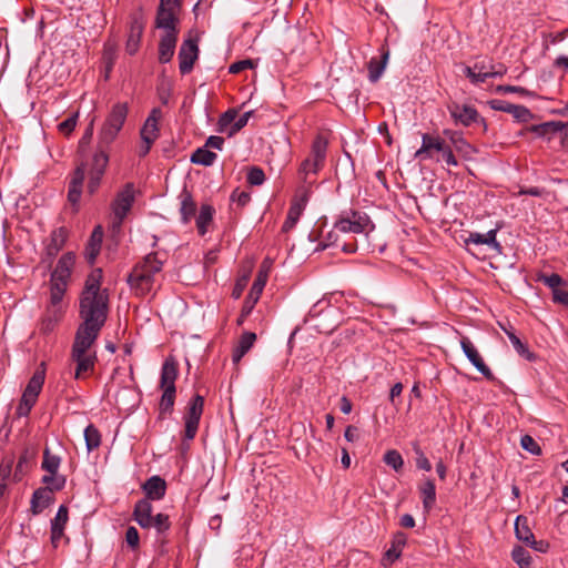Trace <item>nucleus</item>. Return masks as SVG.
<instances>
[{
  "instance_id": "1",
  "label": "nucleus",
  "mask_w": 568,
  "mask_h": 568,
  "mask_svg": "<svg viewBox=\"0 0 568 568\" xmlns=\"http://www.w3.org/2000/svg\"><path fill=\"white\" fill-rule=\"evenodd\" d=\"M103 272L92 270L79 296V315L81 324L103 327L109 313V291L102 287Z\"/></svg>"
},
{
  "instance_id": "2",
  "label": "nucleus",
  "mask_w": 568,
  "mask_h": 568,
  "mask_svg": "<svg viewBox=\"0 0 568 568\" xmlns=\"http://www.w3.org/2000/svg\"><path fill=\"white\" fill-rule=\"evenodd\" d=\"M164 261L159 253H150L132 268L128 284L136 296H145L160 286Z\"/></svg>"
},
{
  "instance_id": "37",
  "label": "nucleus",
  "mask_w": 568,
  "mask_h": 568,
  "mask_svg": "<svg viewBox=\"0 0 568 568\" xmlns=\"http://www.w3.org/2000/svg\"><path fill=\"white\" fill-rule=\"evenodd\" d=\"M63 311L61 308H47L45 314L40 323V331L42 333H50L54 329L58 322L61 320Z\"/></svg>"
},
{
  "instance_id": "22",
  "label": "nucleus",
  "mask_w": 568,
  "mask_h": 568,
  "mask_svg": "<svg viewBox=\"0 0 568 568\" xmlns=\"http://www.w3.org/2000/svg\"><path fill=\"white\" fill-rule=\"evenodd\" d=\"M307 203V194L303 193L302 195H296L291 203L287 217L282 226L284 232L291 231L300 220L305 206Z\"/></svg>"
},
{
  "instance_id": "26",
  "label": "nucleus",
  "mask_w": 568,
  "mask_h": 568,
  "mask_svg": "<svg viewBox=\"0 0 568 568\" xmlns=\"http://www.w3.org/2000/svg\"><path fill=\"white\" fill-rule=\"evenodd\" d=\"M153 507L148 499H141L135 504L133 517L142 528H151Z\"/></svg>"
},
{
  "instance_id": "4",
  "label": "nucleus",
  "mask_w": 568,
  "mask_h": 568,
  "mask_svg": "<svg viewBox=\"0 0 568 568\" xmlns=\"http://www.w3.org/2000/svg\"><path fill=\"white\" fill-rule=\"evenodd\" d=\"M179 375L178 363L173 357H168L161 369L160 388L163 394L159 404L160 415L170 414L175 400V381Z\"/></svg>"
},
{
  "instance_id": "41",
  "label": "nucleus",
  "mask_w": 568,
  "mask_h": 568,
  "mask_svg": "<svg viewBox=\"0 0 568 568\" xmlns=\"http://www.w3.org/2000/svg\"><path fill=\"white\" fill-rule=\"evenodd\" d=\"M511 559L519 568H532V557L521 546H515L511 550Z\"/></svg>"
},
{
  "instance_id": "50",
  "label": "nucleus",
  "mask_w": 568,
  "mask_h": 568,
  "mask_svg": "<svg viewBox=\"0 0 568 568\" xmlns=\"http://www.w3.org/2000/svg\"><path fill=\"white\" fill-rule=\"evenodd\" d=\"M38 397L27 394L23 392L20 404L17 408V413L19 416H28L34 404L37 403Z\"/></svg>"
},
{
  "instance_id": "54",
  "label": "nucleus",
  "mask_w": 568,
  "mask_h": 568,
  "mask_svg": "<svg viewBox=\"0 0 568 568\" xmlns=\"http://www.w3.org/2000/svg\"><path fill=\"white\" fill-rule=\"evenodd\" d=\"M77 122H78V113H74L71 116H69L68 119H65L64 121H62L61 123H59L58 130L61 134L69 135L75 129Z\"/></svg>"
},
{
  "instance_id": "42",
  "label": "nucleus",
  "mask_w": 568,
  "mask_h": 568,
  "mask_svg": "<svg viewBox=\"0 0 568 568\" xmlns=\"http://www.w3.org/2000/svg\"><path fill=\"white\" fill-rule=\"evenodd\" d=\"M68 232L64 227L54 230L51 234V242L48 246L49 254L53 255L58 253L67 241Z\"/></svg>"
},
{
  "instance_id": "57",
  "label": "nucleus",
  "mask_w": 568,
  "mask_h": 568,
  "mask_svg": "<svg viewBox=\"0 0 568 568\" xmlns=\"http://www.w3.org/2000/svg\"><path fill=\"white\" fill-rule=\"evenodd\" d=\"M538 280L540 282H542L545 285H547L548 287H550L554 291H556L557 288L560 287V285L562 284V278L560 275L558 274H550V275H540L538 277Z\"/></svg>"
},
{
  "instance_id": "25",
  "label": "nucleus",
  "mask_w": 568,
  "mask_h": 568,
  "mask_svg": "<svg viewBox=\"0 0 568 568\" xmlns=\"http://www.w3.org/2000/svg\"><path fill=\"white\" fill-rule=\"evenodd\" d=\"M178 41V32L163 33L159 44V60L168 63L173 58Z\"/></svg>"
},
{
  "instance_id": "32",
  "label": "nucleus",
  "mask_w": 568,
  "mask_h": 568,
  "mask_svg": "<svg viewBox=\"0 0 568 568\" xmlns=\"http://www.w3.org/2000/svg\"><path fill=\"white\" fill-rule=\"evenodd\" d=\"M406 536L403 532H396L392 539V545L389 549L385 552L383 561H388L389 564H393L395 560H397L402 551L406 545Z\"/></svg>"
},
{
  "instance_id": "53",
  "label": "nucleus",
  "mask_w": 568,
  "mask_h": 568,
  "mask_svg": "<svg viewBox=\"0 0 568 568\" xmlns=\"http://www.w3.org/2000/svg\"><path fill=\"white\" fill-rule=\"evenodd\" d=\"M171 524L169 516L165 514H158L151 520V528H155L158 532L162 534L169 530Z\"/></svg>"
},
{
  "instance_id": "28",
  "label": "nucleus",
  "mask_w": 568,
  "mask_h": 568,
  "mask_svg": "<svg viewBox=\"0 0 568 568\" xmlns=\"http://www.w3.org/2000/svg\"><path fill=\"white\" fill-rule=\"evenodd\" d=\"M84 176H85L84 168H83V165H81V166L77 168V170L74 171V173L71 178V181L69 184L68 200L74 206H77L80 201L81 189H82V183H83Z\"/></svg>"
},
{
  "instance_id": "64",
  "label": "nucleus",
  "mask_w": 568,
  "mask_h": 568,
  "mask_svg": "<svg viewBox=\"0 0 568 568\" xmlns=\"http://www.w3.org/2000/svg\"><path fill=\"white\" fill-rule=\"evenodd\" d=\"M444 134L448 136L452 143L459 150H462L464 146H469L467 142L462 138V135L458 134L457 132L445 130Z\"/></svg>"
},
{
  "instance_id": "17",
  "label": "nucleus",
  "mask_w": 568,
  "mask_h": 568,
  "mask_svg": "<svg viewBox=\"0 0 568 568\" xmlns=\"http://www.w3.org/2000/svg\"><path fill=\"white\" fill-rule=\"evenodd\" d=\"M460 346L468 358V361L476 367V369L481 373L486 378L493 379V373L490 368L485 364L483 357L480 356L477 347L473 344V342L468 337H463L460 339Z\"/></svg>"
},
{
  "instance_id": "18",
  "label": "nucleus",
  "mask_w": 568,
  "mask_h": 568,
  "mask_svg": "<svg viewBox=\"0 0 568 568\" xmlns=\"http://www.w3.org/2000/svg\"><path fill=\"white\" fill-rule=\"evenodd\" d=\"M134 201V189L132 184H126L123 190H121L113 203V212L119 222L126 216L128 212L131 210Z\"/></svg>"
},
{
  "instance_id": "23",
  "label": "nucleus",
  "mask_w": 568,
  "mask_h": 568,
  "mask_svg": "<svg viewBox=\"0 0 568 568\" xmlns=\"http://www.w3.org/2000/svg\"><path fill=\"white\" fill-rule=\"evenodd\" d=\"M449 111L454 120L465 126L476 122L479 118L477 110L474 106L467 104H454L449 108Z\"/></svg>"
},
{
  "instance_id": "31",
  "label": "nucleus",
  "mask_w": 568,
  "mask_h": 568,
  "mask_svg": "<svg viewBox=\"0 0 568 568\" xmlns=\"http://www.w3.org/2000/svg\"><path fill=\"white\" fill-rule=\"evenodd\" d=\"M389 59V51L387 49H382L381 59L372 58L368 63V77L372 82H376L383 74L386 64Z\"/></svg>"
},
{
  "instance_id": "36",
  "label": "nucleus",
  "mask_w": 568,
  "mask_h": 568,
  "mask_svg": "<svg viewBox=\"0 0 568 568\" xmlns=\"http://www.w3.org/2000/svg\"><path fill=\"white\" fill-rule=\"evenodd\" d=\"M180 199H181L180 213H181L182 221L184 223H189L195 214L196 204L193 201L190 192H187L185 189L181 193Z\"/></svg>"
},
{
  "instance_id": "27",
  "label": "nucleus",
  "mask_w": 568,
  "mask_h": 568,
  "mask_svg": "<svg viewBox=\"0 0 568 568\" xmlns=\"http://www.w3.org/2000/svg\"><path fill=\"white\" fill-rule=\"evenodd\" d=\"M143 490L146 495L145 499L160 500L164 497L166 491L165 480L160 476H152L143 485Z\"/></svg>"
},
{
  "instance_id": "15",
  "label": "nucleus",
  "mask_w": 568,
  "mask_h": 568,
  "mask_svg": "<svg viewBox=\"0 0 568 568\" xmlns=\"http://www.w3.org/2000/svg\"><path fill=\"white\" fill-rule=\"evenodd\" d=\"M199 57V47L195 39L189 38L183 41L179 51V68L182 74L191 72Z\"/></svg>"
},
{
  "instance_id": "11",
  "label": "nucleus",
  "mask_w": 568,
  "mask_h": 568,
  "mask_svg": "<svg viewBox=\"0 0 568 568\" xmlns=\"http://www.w3.org/2000/svg\"><path fill=\"white\" fill-rule=\"evenodd\" d=\"M101 327L80 324L74 336L71 352L75 353H97L93 348L100 334Z\"/></svg>"
},
{
  "instance_id": "16",
  "label": "nucleus",
  "mask_w": 568,
  "mask_h": 568,
  "mask_svg": "<svg viewBox=\"0 0 568 568\" xmlns=\"http://www.w3.org/2000/svg\"><path fill=\"white\" fill-rule=\"evenodd\" d=\"M74 265H75V254L73 252L64 253L58 260L57 265L51 273L50 280L69 285Z\"/></svg>"
},
{
  "instance_id": "29",
  "label": "nucleus",
  "mask_w": 568,
  "mask_h": 568,
  "mask_svg": "<svg viewBox=\"0 0 568 568\" xmlns=\"http://www.w3.org/2000/svg\"><path fill=\"white\" fill-rule=\"evenodd\" d=\"M418 490L423 501V508L426 513H429L436 501V487L432 479H425L419 486Z\"/></svg>"
},
{
  "instance_id": "60",
  "label": "nucleus",
  "mask_w": 568,
  "mask_h": 568,
  "mask_svg": "<svg viewBox=\"0 0 568 568\" xmlns=\"http://www.w3.org/2000/svg\"><path fill=\"white\" fill-rule=\"evenodd\" d=\"M254 65H255L254 61H252L250 59L241 60V61L234 62L230 65V73L236 74L246 69H253Z\"/></svg>"
},
{
  "instance_id": "61",
  "label": "nucleus",
  "mask_w": 568,
  "mask_h": 568,
  "mask_svg": "<svg viewBox=\"0 0 568 568\" xmlns=\"http://www.w3.org/2000/svg\"><path fill=\"white\" fill-rule=\"evenodd\" d=\"M125 541L133 549L139 547L140 537L135 527L131 526L126 529Z\"/></svg>"
},
{
  "instance_id": "46",
  "label": "nucleus",
  "mask_w": 568,
  "mask_h": 568,
  "mask_svg": "<svg viewBox=\"0 0 568 568\" xmlns=\"http://www.w3.org/2000/svg\"><path fill=\"white\" fill-rule=\"evenodd\" d=\"M505 333L507 334L510 343L513 344L514 348L520 356H523L529 361L534 359V355H532V353L529 352L527 345L524 344L520 341V338L518 336H516V334L514 332L505 329Z\"/></svg>"
},
{
  "instance_id": "7",
  "label": "nucleus",
  "mask_w": 568,
  "mask_h": 568,
  "mask_svg": "<svg viewBox=\"0 0 568 568\" xmlns=\"http://www.w3.org/2000/svg\"><path fill=\"white\" fill-rule=\"evenodd\" d=\"M375 225L366 213L353 211L342 216L335 223V231L339 233H354L368 235Z\"/></svg>"
},
{
  "instance_id": "24",
  "label": "nucleus",
  "mask_w": 568,
  "mask_h": 568,
  "mask_svg": "<svg viewBox=\"0 0 568 568\" xmlns=\"http://www.w3.org/2000/svg\"><path fill=\"white\" fill-rule=\"evenodd\" d=\"M529 132L535 133L539 138L551 139L558 132L568 130V122L548 121L540 124L531 125L527 129Z\"/></svg>"
},
{
  "instance_id": "38",
  "label": "nucleus",
  "mask_w": 568,
  "mask_h": 568,
  "mask_svg": "<svg viewBox=\"0 0 568 568\" xmlns=\"http://www.w3.org/2000/svg\"><path fill=\"white\" fill-rule=\"evenodd\" d=\"M68 284L59 283L50 280V305L49 308H61L62 298L68 290Z\"/></svg>"
},
{
  "instance_id": "55",
  "label": "nucleus",
  "mask_w": 568,
  "mask_h": 568,
  "mask_svg": "<svg viewBox=\"0 0 568 568\" xmlns=\"http://www.w3.org/2000/svg\"><path fill=\"white\" fill-rule=\"evenodd\" d=\"M521 447L534 455H539L541 453L540 446L538 443L529 435H524L520 439Z\"/></svg>"
},
{
  "instance_id": "47",
  "label": "nucleus",
  "mask_w": 568,
  "mask_h": 568,
  "mask_svg": "<svg viewBox=\"0 0 568 568\" xmlns=\"http://www.w3.org/2000/svg\"><path fill=\"white\" fill-rule=\"evenodd\" d=\"M383 460L387 466L392 467L395 471L402 470L404 466V459L399 452H397L396 449L387 450L384 454Z\"/></svg>"
},
{
  "instance_id": "59",
  "label": "nucleus",
  "mask_w": 568,
  "mask_h": 568,
  "mask_svg": "<svg viewBox=\"0 0 568 568\" xmlns=\"http://www.w3.org/2000/svg\"><path fill=\"white\" fill-rule=\"evenodd\" d=\"M252 267H253V262H250L247 272L241 278L237 280L235 287L233 290V296L235 298H239L241 296L242 292L244 291L246 283L248 281Z\"/></svg>"
},
{
  "instance_id": "52",
  "label": "nucleus",
  "mask_w": 568,
  "mask_h": 568,
  "mask_svg": "<svg viewBox=\"0 0 568 568\" xmlns=\"http://www.w3.org/2000/svg\"><path fill=\"white\" fill-rule=\"evenodd\" d=\"M69 520V510L67 506L61 505L55 517L51 520V527L64 529Z\"/></svg>"
},
{
  "instance_id": "12",
  "label": "nucleus",
  "mask_w": 568,
  "mask_h": 568,
  "mask_svg": "<svg viewBox=\"0 0 568 568\" xmlns=\"http://www.w3.org/2000/svg\"><path fill=\"white\" fill-rule=\"evenodd\" d=\"M204 398L195 395L189 404L185 419L184 436L186 439H193L197 433L200 419L203 413Z\"/></svg>"
},
{
  "instance_id": "58",
  "label": "nucleus",
  "mask_w": 568,
  "mask_h": 568,
  "mask_svg": "<svg viewBox=\"0 0 568 568\" xmlns=\"http://www.w3.org/2000/svg\"><path fill=\"white\" fill-rule=\"evenodd\" d=\"M510 114H513L517 120L523 122H527L532 118V113L530 112V110L524 105L514 104L511 106Z\"/></svg>"
},
{
  "instance_id": "33",
  "label": "nucleus",
  "mask_w": 568,
  "mask_h": 568,
  "mask_svg": "<svg viewBox=\"0 0 568 568\" xmlns=\"http://www.w3.org/2000/svg\"><path fill=\"white\" fill-rule=\"evenodd\" d=\"M256 341L255 333L246 332L244 333L240 339L237 345L235 346L233 351V362L239 363L242 357L252 348Z\"/></svg>"
},
{
  "instance_id": "45",
  "label": "nucleus",
  "mask_w": 568,
  "mask_h": 568,
  "mask_svg": "<svg viewBox=\"0 0 568 568\" xmlns=\"http://www.w3.org/2000/svg\"><path fill=\"white\" fill-rule=\"evenodd\" d=\"M85 445L89 452L98 448L101 444V435L97 427L89 425L84 429Z\"/></svg>"
},
{
  "instance_id": "63",
  "label": "nucleus",
  "mask_w": 568,
  "mask_h": 568,
  "mask_svg": "<svg viewBox=\"0 0 568 568\" xmlns=\"http://www.w3.org/2000/svg\"><path fill=\"white\" fill-rule=\"evenodd\" d=\"M531 547L535 551L546 554L550 548V544L547 540H536L535 536L526 544Z\"/></svg>"
},
{
  "instance_id": "21",
  "label": "nucleus",
  "mask_w": 568,
  "mask_h": 568,
  "mask_svg": "<svg viewBox=\"0 0 568 568\" xmlns=\"http://www.w3.org/2000/svg\"><path fill=\"white\" fill-rule=\"evenodd\" d=\"M144 30L142 17H132L129 34L125 43V50L129 54H135L140 48L141 38Z\"/></svg>"
},
{
  "instance_id": "51",
  "label": "nucleus",
  "mask_w": 568,
  "mask_h": 568,
  "mask_svg": "<svg viewBox=\"0 0 568 568\" xmlns=\"http://www.w3.org/2000/svg\"><path fill=\"white\" fill-rule=\"evenodd\" d=\"M12 460H4L0 465V495L3 496L7 489L8 480L12 471Z\"/></svg>"
},
{
  "instance_id": "44",
  "label": "nucleus",
  "mask_w": 568,
  "mask_h": 568,
  "mask_svg": "<svg viewBox=\"0 0 568 568\" xmlns=\"http://www.w3.org/2000/svg\"><path fill=\"white\" fill-rule=\"evenodd\" d=\"M465 74L473 83H483L489 78V71L478 64L466 67Z\"/></svg>"
},
{
  "instance_id": "35",
  "label": "nucleus",
  "mask_w": 568,
  "mask_h": 568,
  "mask_svg": "<svg viewBox=\"0 0 568 568\" xmlns=\"http://www.w3.org/2000/svg\"><path fill=\"white\" fill-rule=\"evenodd\" d=\"M52 500V493L47 488H39L33 493L31 510L34 515L40 514Z\"/></svg>"
},
{
  "instance_id": "30",
  "label": "nucleus",
  "mask_w": 568,
  "mask_h": 568,
  "mask_svg": "<svg viewBox=\"0 0 568 568\" xmlns=\"http://www.w3.org/2000/svg\"><path fill=\"white\" fill-rule=\"evenodd\" d=\"M103 239V231L101 226H97L88 242V245L84 251L85 258L89 263H93L95 261V257L100 253L101 244Z\"/></svg>"
},
{
  "instance_id": "40",
  "label": "nucleus",
  "mask_w": 568,
  "mask_h": 568,
  "mask_svg": "<svg viewBox=\"0 0 568 568\" xmlns=\"http://www.w3.org/2000/svg\"><path fill=\"white\" fill-rule=\"evenodd\" d=\"M214 209L211 205L204 204L201 206L200 213L196 216V227L200 235L207 232V227L213 220Z\"/></svg>"
},
{
  "instance_id": "10",
  "label": "nucleus",
  "mask_w": 568,
  "mask_h": 568,
  "mask_svg": "<svg viewBox=\"0 0 568 568\" xmlns=\"http://www.w3.org/2000/svg\"><path fill=\"white\" fill-rule=\"evenodd\" d=\"M181 7L179 4L166 3L160 0L155 18V27L163 30V33L178 32V16Z\"/></svg>"
},
{
  "instance_id": "14",
  "label": "nucleus",
  "mask_w": 568,
  "mask_h": 568,
  "mask_svg": "<svg viewBox=\"0 0 568 568\" xmlns=\"http://www.w3.org/2000/svg\"><path fill=\"white\" fill-rule=\"evenodd\" d=\"M70 359L75 365L73 377L85 379L94 372L97 353L71 352Z\"/></svg>"
},
{
  "instance_id": "13",
  "label": "nucleus",
  "mask_w": 568,
  "mask_h": 568,
  "mask_svg": "<svg viewBox=\"0 0 568 568\" xmlns=\"http://www.w3.org/2000/svg\"><path fill=\"white\" fill-rule=\"evenodd\" d=\"M252 113L247 111L239 116L235 110L226 111L219 120V131L233 136L247 124Z\"/></svg>"
},
{
  "instance_id": "8",
  "label": "nucleus",
  "mask_w": 568,
  "mask_h": 568,
  "mask_svg": "<svg viewBox=\"0 0 568 568\" xmlns=\"http://www.w3.org/2000/svg\"><path fill=\"white\" fill-rule=\"evenodd\" d=\"M162 119V111L159 108L152 109L149 116L146 118L141 131V145L139 146V155L145 156L150 150L153 143L158 140L160 135V128L159 123Z\"/></svg>"
},
{
  "instance_id": "49",
  "label": "nucleus",
  "mask_w": 568,
  "mask_h": 568,
  "mask_svg": "<svg viewBox=\"0 0 568 568\" xmlns=\"http://www.w3.org/2000/svg\"><path fill=\"white\" fill-rule=\"evenodd\" d=\"M42 481L48 485L47 489L52 493V490H60L64 487L65 478L58 475V473H48L43 476Z\"/></svg>"
},
{
  "instance_id": "9",
  "label": "nucleus",
  "mask_w": 568,
  "mask_h": 568,
  "mask_svg": "<svg viewBox=\"0 0 568 568\" xmlns=\"http://www.w3.org/2000/svg\"><path fill=\"white\" fill-rule=\"evenodd\" d=\"M109 163L108 148L99 146L94 152L92 162L89 170V182L88 190L90 193H94L99 187L102 176Z\"/></svg>"
},
{
  "instance_id": "20",
  "label": "nucleus",
  "mask_w": 568,
  "mask_h": 568,
  "mask_svg": "<svg viewBox=\"0 0 568 568\" xmlns=\"http://www.w3.org/2000/svg\"><path fill=\"white\" fill-rule=\"evenodd\" d=\"M445 145V141L439 136L423 134L422 146L415 152L414 156L419 161L433 159V152H442Z\"/></svg>"
},
{
  "instance_id": "56",
  "label": "nucleus",
  "mask_w": 568,
  "mask_h": 568,
  "mask_svg": "<svg viewBox=\"0 0 568 568\" xmlns=\"http://www.w3.org/2000/svg\"><path fill=\"white\" fill-rule=\"evenodd\" d=\"M265 181V174L262 169L253 166L248 170L247 182L251 185H261Z\"/></svg>"
},
{
  "instance_id": "39",
  "label": "nucleus",
  "mask_w": 568,
  "mask_h": 568,
  "mask_svg": "<svg viewBox=\"0 0 568 568\" xmlns=\"http://www.w3.org/2000/svg\"><path fill=\"white\" fill-rule=\"evenodd\" d=\"M515 535L518 540L527 544L532 537L534 534L528 525V518L524 515H519L515 520Z\"/></svg>"
},
{
  "instance_id": "19",
  "label": "nucleus",
  "mask_w": 568,
  "mask_h": 568,
  "mask_svg": "<svg viewBox=\"0 0 568 568\" xmlns=\"http://www.w3.org/2000/svg\"><path fill=\"white\" fill-rule=\"evenodd\" d=\"M497 230H490L487 233L469 232L468 236L464 239L465 246L470 251V245H487L489 248L497 253L501 252V246L497 241Z\"/></svg>"
},
{
  "instance_id": "5",
  "label": "nucleus",
  "mask_w": 568,
  "mask_h": 568,
  "mask_svg": "<svg viewBox=\"0 0 568 568\" xmlns=\"http://www.w3.org/2000/svg\"><path fill=\"white\" fill-rule=\"evenodd\" d=\"M328 146V138L318 133L313 143L310 155L301 163L300 174L306 180L308 174H316L325 163L326 152Z\"/></svg>"
},
{
  "instance_id": "43",
  "label": "nucleus",
  "mask_w": 568,
  "mask_h": 568,
  "mask_svg": "<svg viewBox=\"0 0 568 568\" xmlns=\"http://www.w3.org/2000/svg\"><path fill=\"white\" fill-rule=\"evenodd\" d=\"M216 154L204 148H199L191 156V162L201 165H212L216 160Z\"/></svg>"
},
{
  "instance_id": "48",
  "label": "nucleus",
  "mask_w": 568,
  "mask_h": 568,
  "mask_svg": "<svg viewBox=\"0 0 568 568\" xmlns=\"http://www.w3.org/2000/svg\"><path fill=\"white\" fill-rule=\"evenodd\" d=\"M60 457L52 455L47 448L43 453L42 468L48 473H58L60 467Z\"/></svg>"
},
{
  "instance_id": "62",
  "label": "nucleus",
  "mask_w": 568,
  "mask_h": 568,
  "mask_svg": "<svg viewBox=\"0 0 568 568\" xmlns=\"http://www.w3.org/2000/svg\"><path fill=\"white\" fill-rule=\"evenodd\" d=\"M416 453V466L418 469L429 471L432 469V464L426 457V455L419 449H415Z\"/></svg>"
},
{
  "instance_id": "3",
  "label": "nucleus",
  "mask_w": 568,
  "mask_h": 568,
  "mask_svg": "<svg viewBox=\"0 0 568 568\" xmlns=\"http://www.w3.org/2000/svg\"><path fill=\"white\" fill-rule=\"evenodd\" d=\"M128 112L129 108L124 102H118L111 108L98 133L99 146L109 148L116 140L125 123Z\"/></svg>"
},
{
  "instance_id": "34",
  "label": "nucleus",
  "mask_w": 568,
  "mask_h": 568,
  "mask_svg": "<svg viewBox=\"0 0 568 568\" xmlns=\"http://www.w3.org/2000/svg\"><path fill=\"white\" fill-rule=\"evenodd\" d=\"M45 379V365L41 363L38 369L33 373L30 378L24 393L33 395L36 397L39 396Z\"/></svg>"
},
{
  "instance_id": "6",
  "label": "nucleus",
  "mask_w": 568,
  "mask_h": 568,
  "mask_svg": "<svg viewBox=\"0 0 568 568\" xmlns=\"http://www.w3.org/2000/svg\"><path fill=\"white\" fill-rule=\"evenodd\" d=\"M270 270H271V262L268 260H264L260 267L258 274L250 290V293L244 301L241 314L237 318L239 325H242L244 323L246 317L252 313L254 306L258 302V300L262 295V292L266 285Z\"/></svg>"
}]
</instances>
